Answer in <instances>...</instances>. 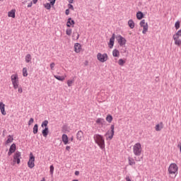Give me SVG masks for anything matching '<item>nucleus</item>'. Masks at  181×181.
Here are the masks:
<instances>
[{"mask_svg": "<svg viewBox=\"0 0 181 181\" xmlns=\"http://www.w3.org/2000/svg\"><path fill=\"white\" fill-rule=\"evenodd\" d=\"M18 88V93H19V94H22V93H23V89L22 88V87H19L17 88Z\"/></svg>", "mask_w": 181, "mask_h": 181, "instance_id": "obj_41", "label": "nucleus"}, {"mask_svg": "<svg viewBox=\"0 0 181 181\" xmlns=\"http://www.w3.org/2000/svg\"><path fill=\"white\" fill-rule=\"evenodd\" d=\"M175 28L176 30L180 28V21H177L175 24Z\"/></svg>", "mask_w": 181, "mask_h": 181, "instance_id": "obj_37", "label": "nucleus"}, {"mask_svg": "<svg viewBox=\"0 0 181 181\" xmlns=\"http://www.w3.org/2000/svg\"><path fill=\"white\" fill-rule=\"evenodd\" d=\"M71 148V147H70V146H66V151H68V152L70 151Z\"/></svg>", "mask_w": 181, "mask_h": 181, "instance_id": "obj_48", "label": "nucleus"}, {"mask_svg": "<svg viewBox=\"0 0 181 181\" xmlns=\"http://www.w3.org/2000/svg\"><path fill=\"white\" fill-rule=\"evenodd\" d=\"M74 0H69V4H73V1H74Z\"/></svg>", "mask_w": 181, "mask_h": 181, "instance_id": "obj_55", "label": "nucleus"}, {"mask_svg": "<svg viewBox=\"0 0 181 181\" xmlns=\"http://www.w3.org/2000/svg\"><path fill=\"white\" fill-rule=\"evenodd\" d=\"M168 172L170 175H176V172H177V165L172 163L168 168Z\"/></svg>", "mask_w": 181, "mask_h": 181, "instance_id": "obj_7", "label": "nucleus"}, {"mask_svg": "<svg viewBox=\"0 0 181 181\" xmlns=\"http://www.w3.org/2000/svg\"><path fill=\"white\" fill-rule=\"evenodd\" d=\"M50 1V4L52 5V6H54V4H56V0H48Z\"/></svg>", "mask_w": 181, "mask_h": 181, "instance_id": "obj_44", "label": "nucleus"}, {"mask_svg": "<svg viewBox=\"0 0 181 181\" xmlns=\"http://www.w3.org/2000/svg\"><path fill=\"white\" fill-rule=\"evenodd\" d=\"M65 13H66V15H69V13H70V10L66 9V11H65Z\"/></svg>", "mask_w": 181, "mask_h": 181, "instance_id": "obj_49", "label": "nucleus"}, {"mask_svg": "<svg viewBox=\"0 0 181 181\" xmlns=\"http://www.w3.org/2000/svg\"><path fill=\"white\" fill-rule=\"evenodd\" d=\"M78 37H80V35L77 32H74L72 34L73 40H78Z\"/></svg>", "mask_w": 181, "mask_h": 181, "instance_id": "obj_22", "label": "nucleus"}, {"mask_svg": "<svg viewBox=\"0 0 181 181\" xmlns=\"http://www.w3.org/2000/svg\"><path fill=\"white\" fill-rule=\"evenodd\" d=\"M113 57H119V51L118 49H114L112 51Z\"/></svg>", "mask_w": 181, "mask_h": 181, "instance_id": "obj_27", "label": "nucleus"}, {"mask_svg": "<svg viewBox=\"0 0 181 181\" xmlns=\"http://www.w3.org/2000/svg\"><path fill=\"white\" fill-rule=\"evenodd\" d=\"M11 83L14 90H16L19 87V77L18 74H14L11 76Z\"/></svg>", "mask_w": 181, "mask_h": 181, "instance_id": "obj_3", "label": "nucleus"}, {"mask_svg": "<svg viewBox=\"0 0 181 181\" xmlns=\"http://www.w3.org/2000/svg\"><path fill=\"white\" fill-rule=\"evenodd\" d=\"M21 159H22V154H21V152L16 151L13 155V163L19 165V163H21Z\"/></svg>", "mask_w": 181, "mask_h": 181, "instance_id": "obj_5", "label": "nucleus"}, {"mask_svg": "<svg viewBox=\"0 0 181 181\" xmlns=\"http://www.w3.org/2000/svg\"><path fill=\"white\" fill-rule=\"evenodd\" d=\"M93 139L95 144H97V145L99 146L100 149L102 151L105 150V140L104 139V136H103L101 134H95Z\"/></svg>", "mask_w": 181, "mask_h": 181, "instance_id": "obj_1", "label": "nucleus"}, {"mask_svg": "<svg viewBox=\"0 0 181 181\" xmlns=\"http://www.w3.org/2000/svg\"><path fill=\"white\" fill-rule=\"evenodd\" d=\"M116 39L119 45V46H125L127 45V39H125L122 35H117Z\"/></svg>", "mask_w": 181, "mask_h": 181, "instance_id": "obj_9", "label": "nucleus"}, {"mask_svg": "<svg viewBox=\"0 0 181 181\" xmlns=\"http://www.w3.org/2000/svg\"><path fill=\"white\" fill-rule=\"evenodd\" d=\"M66 83H67L68 87H71V86L74 84V79H69Z\"/></svg>", "mask_w": 181, "mask_h": 181, "instance_id": "obj_30", "label": "nucleus"}, {"mask_svg": "<svg viewBox=\"0 0 181 181\" xmlns=\"http://www.w3.org/2000/svg\"><path fill=\"white\" fill-rule=\"evenodd\" d=\"M0 1H4V0H0Z\"/></svg>", "mask_w": 181, "mask_h": 181, "instance_id": "obj_57", "label": "nucleus"}, {"mask_svg": "<svg viewBox=\"0 0 181 181\" xmlns=\"http://www.w3.org/2000/svg\"><path fill=\"white\" fill-rule=\"evenodd\" d=\"M69 9H71V11H74V6L71 4L68 5Z\"/></svg>", "mask_w": 181, "mask_h": 181, "instance_id": "obj_45", "label": "nucleus"}, {"mask_svg": "<svg viewBox=\"0 0 181 181\" xmlns=\"http://www.w3.org/2000/svg\"><path fill=\"white\" fill-rule=\"evenodd\" d=\"M119 66H124V64L126 63V61L122 59H119L117 62Z\"/></svg>", "mask_w": 181, "mask_h": 181, "instance_id": "obj_34", "label": "nucleus"}, {"mask_svg": "<svg viewBox=\"0 0 181 181\" xmlns=\"http://www.w3.org/2000/svg\"><path fill=\"white\" fill-rule=\"evenodd\" d=\"M156 131H159V124H157L156 126Z\"/></svg>", "mask_w": 181, "mask_h": 181, "instance_id": "obj_52", "label": "nucleus"}, {"mask_svg": "<svg viewBox=\"0 0 181 181\" xmlns=\"http://www.w3.org/2000/svg\"><path fill=\"white\" fill-rule=\"evenodd\" d=\"M181 37V30H179L173 37L175 40V45L177 46L180 45V41L178 40Z\"/></svg>", "mask_w": 181, "mask_h": 181, "instance_id": "obj_8", "label": "nucleus"}, {"mask_svg": "<svg viewBox=\"0 0 181 181\" xmlns=\"http://www.w3.org/2000/svg\"><path fill=\"white\" fill-rule=\"evenodd\" d=\"M133 153L135 156H141L142 153V144L141 143H136L133 146Z\"/></svg>", "mask_w": 181, "mask_h": 181, "instance_id": "obj_2", "label": "nucleus"}, {"mask_svg": "<svg viewBox=\"0 0 181 181\" xmlns=\"http://www.w3.org/2000/svg\"><path fill=\"white\" fill-rule=\"evenodd\" d=\"M33 4H37V0H33Z\"/></svg>", "mask_w": 181, "mask_h": 181, "instance_id": "obj_54", "label": "nucleus"}, {"mask_svg": "<svg viewBox=\"0 0 181 181\" xmlns=\"http://www.w3.org/2000/svg\"><path fill=\"white\" fill-rule=\"evenodd\" d=\"M25 63H30L32 62V55L28 54L25 57Z\"/></svg>", "mask_w": 181, "mask_h": 181, "instance_id": "obj_24", "label": "nucleus"}, {"mask_svg": "<svg viewBox=\"0 0 181 181\" xmlns=\"http://www.w3.org/2000/svg\"><path fill=\"white\" fill-rule=\"evenodd\" d=\"M74 52L75 53H80V52H81V44L80 43L74 44Z\"/></svg>", "mask_w": 181, "mask_h": 181, "instance_id": "obj_15", "label": "nucleus"}, {"mask_svg": "<svg viewBox=\"0 0 181 181\" xmlns=\"http://www.w3.org/2000/svg\"><path fill=\"white\" fill-rule=\"evenodd\" d=\"M128 161H129V165H130V166H133V165H135V160H134V158L129 157Z\"/></svg>", "mask_w": 181, "mask_h": 181, "instance_id": "obj_29", "label": "nucleus"}, {"mask_svg": "<svg viewBox=\"0 0 181 181\" xmlns=\"http://www.w3.org/2000/svg\"><path fill=\"white\" fill-rule=\"evenodd\" d=\"M106 121L109 123H111L112 122V116L111 115H108L107 117H106Z\"/></svg>", "mask_w": 181, "mask_h": 181, "instance_id": "obj_33", "label": "nucleus"}, {"mask_svg": "<svg viewBox=\"0 0 181 181\" xmlns=\"http://www.w3.org/2000/svg\"><path fill=\"white\" fill-rule=\"evenodd\" d=\"M136 18H137V19H139V21H141V19H142V18H144V13L141 11L137 12Z\"/></svg>", "mask_w": 181, "mask_h": 181, "instance_id": "obj_28", "label": "nucleus"}, {"mask_svg": "<svg viewBox=\"0 0 181 181\" xmlns=\"http://www.w3.org/2000/svg\"><path fill=\"white\" fill-rule=\"evenodd\" d=\"M50 69L51 70H54V66H56V64H54V62H52L50 64Z\"/></svg>", "mask_w": 181, "mask_h": 181, "instance_id": "obj_42", "label": "nucleus"}, {"mask_svg": "<svg viewBox=\"0 0 181 181\" xmlns=\"http://www.w3.org/2000/svg\"><path fill=\"white\" fill-rule=\"evenodd\" d=\"M41 181H46V179H45V177H43Z\"/></svg>", "mask_w": 181, "mask_h": 181, "instance_id": "obj_56", "label": "nucleus"}, {"mask_svg": "<svg viewBox=\"0 0 181 181\" xmlns=\"http://www.w3.org/2000/svg\"><path fill=\"white\" fill-rule=\"evenodd\" d=\"M0 111L2 115H6V111H5V105L2 102H0Z\"/></svg>", "mask_w": 181, "mask_h": 181, "instance_id": "obj_17", "label": "nucleus"}, {"mask_svg": "<svg viewBox=\"0 0 181 181\" xmlns=\"http://www.w3.org/2000/svg\"><path fill=\"white\" fill-rule=\"evenodd\" d=\"M16 151V144H13L9 148L8 155V156H11V155H12V153H14V152Z\"/></svg>", "mask_w": 181, "mask_h": 181, "instance_id": "obj_14", "label": "nucleus"}, {"mask_svg": "<svg viewBox=\"0 0 181 181\" xmlns=\"http://www.w3.org/2000/svg\"><path fill=\"white\" fill-rule=\"evenodd\" d=\"M75 23H76V22H74V21L72 20L71 18H68V21H67V22H66V26H67L68 28H71V26L72 28H74Z\"/></svg>", "mask_w": 181, "mask_h": 181, "instance_id": "obj_16", "label": "nucleus"}, {"mask_svg": "<svg viewBox=\"0 0 181 181\" xmlns=\"http://www.w3.org/2000/svg\"><path fill=\"white\" fill-rule=\"evenodd\" d=\"M96 125H99V127H104V124H105V120L103 118H98L95 120Z\"/></svg>", "mask_w": 181, "mask_h": 181, "instance_id": "obj_11", "label": "nucleus"}, {"mask_svg": "<svg viewBox=\"0 0 181 181\" xmlns=\"http://www.w3.org/2000/svg\"><path fill=\"white\" fill-rule=\"evenodd\" d=\"M28 166L30 168V169H33L35 168V156H33V153H30V158L28 162Z\"/></svg>", "mask_w": 181, "mask_h": 181, "instance_id": "obj_6", "label": "nucleus"}, {"mask_svg": "<svg viewBox=\"0 0 181 181\" xmlns=\"http://www.w3.org/2000/svg\"><path fill=\"white\" fill-rule=\"evenodd\" d=\"M27 2H30V0H24L23 4H26Z\"/></svg>", "mask_w": 181, "mask_h": 181, "instance_id": "obj_53", "label": "nucleus"}, {"mask_svg": "<svg viewBox=\"0 0 181 181\" xmlns=\"http://www.w3.org/2000/svg\"><path fill=\"white\" fill-rule=\"evenodd\" d=\"M16 12V10L12 9L11 11H8V18H15V13Z\"/></svg>", "mask_w": 181, "mask_h": 181, "instance_id": "obj_21", "label": "nucleus"}, {"mask_svg": "<svg viewBox=\"0 0 181 181\" xmlns=\"http://www.w3.org/2000/svg\"><path fill=\"white\" fill-rule=\"evenodd\" d=\"M45 8L47 9L48 11H50L51 8H52V4L49 3H46L44 4Z\"/></svg>", "mask_w": 181, "mask_h": 181, "instance_id": "obj_32", "label": "nucleus"}, {"mask_svg": "<svg viewBox=\"0 0 181 181\" xmlns=\"http://www.w3.org/2000/svg\"><path fill=\"white\" fill-rule=\"evenodd\" d=\"M75 175H76V176H78L80 175V172L79 171H76Z\"/></svg>", "mask_w": 181, "mask_h": 181, "instance_id": "obj_51", "label": "nucleus"}, {"mask_svg": "<svg viewBox=\"0 0 181 181\" xmlns=\"http://www.w3.org/2000/svg\"><path fill=\"white\" fill-rule=\"evenodd\" d=\"M110 129H111L110 132H112L110 136H112V135H114V134H115V132H114V129H115L114 124H112V125H111Z\"/></svg>", "mask_w": 181, "mask_h": 181, "instance_id": "obj_40", "label": "nucleus"}, {"mask_svg": "<svg viewBox=\"0 0 181 181\" xmlns=\"http://www.w3.org/2000/svg\"><path fill=\"white\" fill-rule=\"evenodd\" d=\"M35 122V119L33 118H30V120L28 121V125H32Z\"/></svg>", "mask_w": 181, "mask_h": 181, "instance_id": "obj_43", "label": "nucleus"}, {"mask_svg": "<svg viewBox=\"0 0 181 181\" xmlns=\"http://www.w3.org/2000/svg\"><path fill=\"white\" fill-rule=\"evenodd\" d=\"M162 128H163V123L160 122V124H159V131H160V129H162Z\"/></svg>", "mask_w": 181, "mask_h": 181, "instance_id": "obj_46", "label": "nucleus"}, {"mask_svg": "<svg viewBox=\"0 0 181 181\" xmlns=\"http://www.w3.org/2000/svg\"><path fill=\"white\" fill-rule=\"evenodd\" d=\"M66 33L68 36H71V33H73V30H71V28H67L66 30Z\"/></svg>", "mask_w": 181, "mask_h": 181, "instance_id": "obj_35", "label": "nucleus"}, {"mask_svg": "<svg viewBox=\"0 0 181 181\" xmlns=\"http://www.w3.org/2000/svg\"><path fill=\"white\" fill-rule=\"evenodd\" d=\"M23 77H28V69L26 68L23 69Z\"/></svg>", "mask_w": 181, "mask_h": 181, "instance_id": "obj_36", "label": "nucleus"}, {"mask_svg": "<svg viewBox=\"0 0 181 181\" xmlns=\"http://www.w3.org/2000/svg\"><path fill=\"white\" fill-rule=\"evenodd\" d=\"M37 131H38V127H37V124H36L34 125L33 132V134H36L37 133Z\"/></svg>", "mask_w": 181, "mask_h": 181, "instance_id": "obj_38", "label": "nucleus"}, {"mask_svg": "<svg viewBox=\"0 0 181 181\" xmlns=\"http://www.w3.org/2000/svg\"><path fill=\"white\" fill-rule=\"evenodd\" d=\"M111 134H112V132L107 131V132H106V134H105V136H106V140H107V141H108V139H109L110 141H111V139H112V138H114V135H112V136H111Z\"/></svg>", "mask_w": 181, "mask_h": 181, "instance_id": "obj_19", "label": "nucleus"}, {"mask_svg": "<svg viewBox=\"0 0 181 181\" xmlns=\"http://www.w3.org/2000/svg\"><path fill=\"white\" fill-rule=\"evenodd\" d=\"M54 78H56V80H58L59 81H64V80H66V77H67V75L65 74L62 76L54 75Z\"/></svg>", "mask_w": 181, "mask_h": 181, "instance_id": "obj_18", "label": "nucleus"}, {"mask_svg": "<svg viewBox=\"0 0 181 181\" xmlns=\"http://www.w3.org/2000/svg\"><path fill=\"white\" fill-rule=\"evenodd\" d=\"M114 42H115V34H112V36L110 39V42L108 43L110 49H112V47H114Z\"/></svg>", "mask_w": 181, "mask_h": 181, "instance_id": "obj_13", "label": "nucleus"}, {"mask_svg": "<svg viewBox=\"0 0 181 181\" xmlns=\"http://www.w3.org/2000/svg\"><path fill=\"white\" fill-rule=\"evenodd\" d=\"M96 57L97 60L100 63H105L108 60V54L107 53L102 54L101 52H98Z\"/></svg>", "mask_w": 181, "mask_h": 181, "instance_id": "obj_4", "label": "nucleus"}, {"mask_svg": "<svg viewBox=\"0 0 181 181\" xmlns=\"http://www.w3.org/2000/svg\"><path fill=\"white\" fill-rule=\"evenodd\" d=\"M33 5V2L30 1L28 5V8H32V6Z\"/></svg>", "mask_w": 181, "mask_h": 181, "instance_id": "obj_47", "label": "nucleus"}, {"mask_svg": "<svg viewBox=\"0 0 181 181\" xmlns=\"http://www.w3.org/2000/svg\"><path fill=\"white\" fill-rule=\"evenodd\" d=\"M76 139L78 141H83L84 139V133L83 131L80 130L76 134Z\"/></svg>", "mask_w": 181, "mask_h": 181, "instance_id": "obj_12", "label": "nucleus"}, {"mask_svg": "<svg viewBox=\"0 0 181 181\" xmlns=\"http://www.w3.org/2000/svg\"><path fill=\"white\" fill-rule=\"evenodd\" d=\"M49 124V121L47 120H45L42 124H41V127L42 128H47V125Z\"/></svg>", "mask_w": 181, "mask_h": 181, "instance_id": "obj_31", "label": "nucleus"}, {"mask_svg": "<svg viewBox=\"0 0 181 181\" xmlns=\"http://www.w3.org/2000/svg\"><path fill=\"white\" fill-rule=\"evenodd\" d=\"M12 142H13V136L9 135L7 137V140L6 141V145H8V144H12Z\"/></svg>", "mask_w": 181, "mask_h": 181, "instance_id": "obj_26", "label": "nucleus"}, {"mask_svg": "<svg viewBox=\"0 0 181 181\" xmlns=\"http://www.w3.org/2000/svg\"><path fill=\"white\" fill-rule=\"evenodd\" d=\"M140 26L143 28L142 33L145 35L148 32V23L145 22V20H142L140 22Z\"/></svg>", "mask_w": 181, "mask_h": 181, "instance_id": "obj_10", "label": "nucleus"}, {"mask_svg": "<svg viewBox=\"0 0 181 181\" xmlns=\"http://www.w3.org/2000/svg\"><path fill=\"white\" fill-rule=\"evenodd\" d=\"M42 136L46 138L47 135H49V127H46L45 129L42 132Z\"/></svg>", "mask_w": 181, "mask_h": 181, "instance_id": "obj_23", "label": "nucleus"}, {"mask_svg": "<svg viewBox=\"0 0 181 181\" xmlns=\"http://www.w3.org/2000/svg\"><path fill=\"white\" fill-rule=\"evenodd\" d=\"M128 25L129 26L130 29H134V28H135V23L133 20H129Z\"/></svg>", "mask_w": 181, "mask_h": 181, "instance_id": "obj_25", "label": "nucleus"}, {"mask_svg": "<svg viewBox=\"0 0 181 181\" xmlns=\"http://www.w3.org/2000/svg\"><path fill=\"white\" fill-rule=\"evenodd\" d=\"M125 179H126V181H132L129 176H127Z\"/></svg>", "mask_w": 181, "mask_h": 181, "instance_id": "obj_50", "label": "nucleus"}, {"mask_svg": "<svg viewBox=\"0 0 181 181\" xmlns=\"http://www.w3.org/2000/svg\"><path fill=\"white\" fill-rule=\"evenodd\" d=\"M54 172V167L53 165H50L49 167L50 175H53Z\"/></svg>", "mask_w": 181, "mask_h": 181, "instance_id": "obj_39", "label": "nucleus"}, {"mask_svg": "<svg viewBox=\"0 0 181 181\" xmlns=\"http://www.w3.org/2000/svg\"><path fill=\"white\" fill-rule=\"evenodd\" d=\"M62 139L64 145H67V144H69V136H67L66 134H63L62 136Z\"/></svg>", "mask_w": 181, "mask_h": 181, "instance_id": "obj_20", "label": "nucleus"}]
</instances>
